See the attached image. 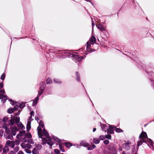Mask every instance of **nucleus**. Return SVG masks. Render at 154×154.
Wrapping results in <instances>:
<instances>
[{"mask_svg": "<svg viewBox=\"0 0 154 154\" xmlns=\"http://www.w3.org/2000/svg\"><path fill=\"white\" fill-rule=\"evenodd\" d=\"M66 145L67 147H69L72 145L71 143H66Z\"/></svg>", "mask_w": 154, "mask_h": 154, "instance_id": "46", "label": "nucleus"}, {"mask_svg": "<svg viewBox=\"0 0 154 154\" xmlns=\"http://www.w3.org/2000/svg\"><path fill=\"white\" fill-rule=\"evenodd\" d=\"M8 124L9 125H13L14 124L17 125V126L21 129L25 128L23 124L20 122L19 117H17L14 118H12L9 119L8 121Z\"/></svg>", "mask_w": 154, "mask_h": 154, "instance_id": "3", "label": "nucleus"}, {"mask_svg": "<svg viewBox=\"0 0 154 154\" xmlns=\"http://www.w3.org/2000/svg\"><path fill=\"white\" fill-rule=\"evenodd\" d=\"M10 101H11V103L12 104H14V103H13V102L11 99H10Z\"/></svg>", "mask_w": 154, "mask_h": 154, "instance_id": "61", "label": "nucleus"}, {"mask_svg": "<svg viewBox=\"0 0 154 154\" xmlns=\"http://www.w3.org/2000/svg\"><path fill=\"white\" fill-rule=\"evenodd\" d=\"M94 142L96 144H98L100 141V140L98 138H94L93 139Z\"/></svg>", "mask_w": 154, "mask_h": 154, "instance_id": "22", "label": "nucleus"}, {"mask_svg": "<svg viewBox=\"0 0 154 154\" xmlns=\"http://www.w3.org/2000/svg\"><path fill=\"white\" fill-rule=\"evenodd\" d=\"M7 139H10L11 140H12L13 139V137L12 134L10 133V134H8L7 136Z\"/></svg>", "mask_w": 154, "mask_h": 154, "instance_id": "24", "label": "nucleus"}, {"mask_svg": "<svg viewBox=\"0 0 154 154\" xmlns=\"http://www.w3.org/2000/svg\"><path fill=\"white\" fill-rule=\"evenodd\" d=\"M105 154H117V153H116L115 152H113V153H112L109 152H106Z\"/></svg>", "mask_w": 154, "mask_h": 154, "instance_id": "47", "label": "nucleus"}, {"mask_svg": "<svg viewBox=\"0 0 154 154\" xmlns=\"http://www.w3.org/2000/svg\"><path fill=\"white\" fill-rule=\"evenodd\" d=\"M0 99H2V100L5 102L7 99V96L3 94H0Z\"/></svg>", "mask_w": 154, "mask_h": 154, "instance_id": "17", "label": "nucleus"}, {"mask_svg": "<svg viewBox=\"0 0 154 154\" xmlns=\"http://www.w3.org/2000/svg\"><path fill=\"white\" fill-rule=\"evenodd\" d=\"M97 27L101 31L100 34L103 38L107 37L108 35V33L105 29L103 25L100 24H99L96 25Z\"/></svg>", "mask_w": 154, "mask_h": 154, "instance_id": "4", "label": "nucleus"}, {"mask_svg": "<svg viewBox=\"0 0 154 154\" xmlns=\"http://www.w3.org/2000/svg\"><path fill=\"white\" fill-rule=\"evenodd\" d=\"M96 129L95 128H94L93 129V132H94L96 131Z\"/></svg>", "mask_w": 154, "mask_h": 154, "instance_id": "64", "label": "nucleus"}, {"mask_svg": "<svg viewBox=\"0 0 154 154\" xmlns=\"http://www.w3.org/2000/svg\"><path fill=\"white\" fill-rule=\"evenodd\" d=\"M31 128V122L28 121L27 125H26V129L27 131H29Z\"/></svg>", "mask_w": 154, "mask_h": 154, "instance_id": "20", "label": "nucleus"}, {"mask_svg": "<svg viewBox=\"0 0 154 154\" xmlns=\"http://www.w3.org/2000/svg\"><path fill=\"white\" fill-rule=\"evenodd\" d=\"M5 92L4 90H0V93L3 94L5 93Z\"/></svg>", "mask_w": 154, "mask_h": 154, "instance_id": "51", "label": "nucleus"}, {"mask_svg": "<svg viewBox=\"0 0 154 154\" xmlns=\"http://www.w3.org/2000/svg\"><path fill=\"white\" fill-rule=\"evenodd\" d=\"M25 151L28 153H31V151L28 148H26L25 149Z\"/></svg>", "mask_w": 154, "mask_h": 154, "instance_id": "36", "label": "nucleus"}, {"mask_svg": "<svg viewBox=\"0 0 154 154\" xmlns=\"http://www.w3.org/2000/svg\"><path fill=\"white\" fill-rule=\"evenodd\" d=\"M38 150L35 147L32 151V153L34 154H38Z\"/></svg>", "mask_w": 154, "mask_h": 154, "instance_id": "25", "label": "nucleus"}, {"mask_svg": "<svg viewBox=\"0 0 154 154\" xmlns=\"http://www.w3.org/2000/svg\"><path fill=\"white\" fill-rule=\"evenodd\" d=\"M19 106H18L17 105L14 106V108L13 109H14V111H17L18 109H19Z\"/></svg>", "mask_w": 154, "mask_h": 154, "instance_id": "40", "label": "nucleus"}, {"mask_svg": "<svg viewBox=\"0 0 154 154\" xmlns=\"http://www.w3.org/2000/svg\"><path fill=\"white\" fill-rule=\"evenodd\" d=\"M147 138V141L150 144H151L152 143V140H151V139Z\"/></svg>", "mask_w": 154, "mask_h": 154, "instance_id": "48", "label": "nucleus"}, {"mask_svg": "<svg viewBox=\"0 0 154 154\" xmlns=\"http://www.w3.org/2000/svg\"><path fill=\"white\" fill-rule=\"evenodd\" d=\"M9 121L8 118L7 117H5L3 119L4 123L2 125V127L3 128L5 129L7 132L9 131L8 128L10 125L8 124Z\"/></svg>", "mask_w": 154, "mask_h": 154, "instance_id": "6", "label": "nucleus"}, {"mask_svg": "<svg viewBox=\"0 0 154 154\" xmlns=\"http://www.w3.org/2000/svg\"><path fill=\"white\" fill-rule=\"evenodd\" d=\"M42 134V138L43 143L45 144L47 143L51 146H51L54 143V140L58 142L60 141V140L55 136H53L52 138H51L49 136L48 133L45 129H43Z\"/></svg>", "mask_w": 154, "mask_h": 154, "instance_id": "1", "label": "nucleus"}, {"mask_svg": "<svg viewBox=\"0 0 154 154\" xmlns=\"http://www.w3.org/2000/svg\"><path fill=\"white\" fill-rule=\"evenodd\" d=\"M147 138V135L146 133L144 131H142L139 136V139H141L144 140H146V139Z\"/></svg>", "mask_w": 154, "mask_h": 154, "instance_id": "11", "label": "nucleus"}, {"mask_svg": "<svg viewBox=\"0 0 154 154\" xmlns=\"http://www.w3.org/2000/svg\"><path fill=\"white\" fill-rule=\"evenodd\" d=\"M62 54L63 56L69 57H73L77 61H80L83 59V57H80L77 55L75 52L67 50H64L62 51Z\"/></svg>", "mask_w": 154, "mask_h": 154, "instance_id": "2", "label": "nucleus"}, {"mask_svg": "<svg viewBox=\"0 0 154 154\" xmlns=\"http://www.w3.org/2000/svg\"><path fill=\"white\" fill-rule=\"evenodd\" d=\"M54 82L57 83H61V81H60V80H59L58 79L55 78L54 79Z\"/></svg>", "mask_w": 154, "mask_h": 154, "instance_id": "29", "label": "nucleus"}, {"mask_svg": "<svg viewBox=\"0 0 154 154\" xmlns=\"http://www.w3.org/2000/svg\"><path fill=\"white\" fill-rule=\"evenodd\" d=\"M35 148L37 149V150H40L42 149V146L41 145L38 144L36 146Z\"/></svg>", "mask_w": 154, "mask_h": 154, "instance_id": "28", "label": "nucleus"}, {"mask_svg": "<svg viewBox=\"0 0 154 154\" xmlns=\"http://www.w3.org/2000/svg\"><path fill=\"white\" fill-rule=\"evenodd\" d=\"M76 77H79V73L77 72H76Z\"/></svg>", "mask_w": 154, "mask_h": 154, "instance_id": "59", "label": "nucleus"}, {"mask_svg": "<svg viewBox=\"0 0 154 154\" xmlns=\"http://www.w3.org/2000/svg\"><path fill=\"white\" fill-rule=\"evenodd\" d=\"M25 105L24 103H21L19 105V107L20 108L22 109L25 106Z\"/></svg>", "mask_w": 154, "mask_h": 154, "instance_id": "33", "label": "nucleus"}, {"mask_svg": "<svg viewBox=\"0 0 154 154\" xmlns=\"http://www.w3.org/2000/svg\"><path fill=\"white\" fill-rule=\"evenodd\" d=\"M34 112H33V111H32V112H30V114L32 115H33L34 114Z\"/></svg>", "mask_w": 154, "mask_h": 154, "instance_id": "60", "label": "nucleus"}, {"mask_svg": "<svg viewBox=\"0 0 154 154\" xmlns=\"http://www.w3.org/2000/svg\"><path fill=\"white\" fill-rule=\"evenodd\" d=\"M108 149L109 150L116 153H117V148L113 143H110Z\"/></svg>", "mask_w": 154, "mask_h": 154, "instance_id": "8", "label": "nucleus"}, {"mask_svg": "<svg viewBox=\"0 0 154 154\" xmlns=\"http://www.w3.org/2000/svg\"><path fill=\"white\" fill-rule=\"evenodd\" d=\"M14 109L13 108H10L8 109V112L9 113H11L14 112Z\"/></svg>", "mask_w": 154, "mask_h": 154, "instance_id": "30", "label": "nucleus"}, {"mask_svg": "<svg viewBox=\"0 0 154 154\" xmlns=\"http://www.w3.org/2000/svg\"><path fill=\"white\" fill-rule=\"evenodd\" d=\"M131 144V143L129 141H127L125 143L122 144V146L123 148L126 150H128L130 148V145Z\"/></svg>", "mask_w": 154, "mask_h": 154, "instance_id": "10", "label": "nucleus"}, {"mask_svg": "<svg viewBox=\"0 0 154 154\" xmlns=\"http://www.w3.org/2000/svg\"><path fill=\"white\" fill-rule=\"evenodd\" d=\"M10 127V129L11 131V134L12 135L15 136L16 134V131H18V129L17 128L16 126L11 125Z\"/></svg>", "mask_w": 154, "mask_h": 154, "instance_id": "9", "label": "nucleus"}, {"mask_svg": "<svg viewBox=\"0 0 154 154\" xmlns=\"http://www.w3.org/2000/svg\"><path fill=\"white\" fill-rule=\"evenodd\" d=\"M35 120L37 121H38L39 120V118L37 117H35Z\"/></svg>", "mask_w": 154, "mask_h": 154, "instance_id": "63", "label": "nucleus"}, {"mask_svg": "<svg viewBox=\"0 0 154 154\" xmlns=\"http://www.w3.org/2000/svg\"><path fill=\"white\" fill-rule=\"evenodd\" d=\"M103 142L105 144H107L109 143V141L107 140H104Z\"/></svg>", "mask_w": 154, "mask_h": 154, "instance_id": "44", "label": "nucleus"}, {"mask_svg": "<svg viewBox=\"0 0 154 154\" xmlns=\"http://www.w3.org/2000/svg\"><path fill=\"white\" fill-rule=\"evenodd\" d=\"M119 149L121 151H122V148L121 146H120V145H119Z\"/></svg>", "mask_w": 154, "mask_h": 154, "instance_id": "55", "label": "nucleus"}, {"mask_svg": "<svg viewBox=\"0 0 154 154\" xmlns=\"http://www.w3.org/2000/svg\"><path fill=\"white\" fill-rule=\"evenodd\" d=\"M52 82V81L50 78H48L46 80V83L47 84H50Z\"/></svg>", "mask_w": 154, "mask_h": 154, "instance_id": "26", "label": "nucleus"}, {"mask_svg": "<svg viewBox=\"0 0 154 154\" xmlns=\"http://www.w3.org/2000/svg\"><path fill=\"white\" fill-rule=\"evenodd\" d=\"M80 144L82 146L85 147H88L89 146V144L87 143L85 141H82L80 142Z\"/></svg>", "mask_w": 154, "mask_h": 154, "instance_id": "15", "label": "nucleus"}, {"mask_svg": "<svg viewBox=\"0 0 154 154\" xmlns=\"http://www.w3.org/2000/svg\"><path fill=\"white\" fill-rule=\"evenodd\" d=\"M88 148V150H91L96 147V146L95 145H90L88 147H87Z\"/></svg>", "mask_w": 154, "mask_h": 154, "instance_id": "19", "label": "nucleus"}, {"mask_svg": "<svg viewBox=\"0 0 154 154\" xmlns=\"http://www.w3.org/2000/svg\"><path fill=\"white\" fill-rule=\"evenodd\" d=\"M3 153H6L8 152L9 151V148L8 147L5 146L4 148H3Z\"/></svg>", "mask_w": 154, "mask_h": 154, "instance_id": "18", "label": "nucleus"}, {"mask_svg": "<svg viewBox=\"0 0 154 154\" xmlns=\"http://www.w3.org/2000/svg\"><path fill=\"white\" fill-rule=\"evenodd\" d=\"M122 154H130V153H125V152L124 151H123V152H122Z\"/></svg>", "mask_w": 154, "mask_h": 154, "instance_id": "58", "label": "nucleus"}, {"mask_svg": "<svg viewBox=\"0 0 154 154\" xmlns=\"http://www.w3.org/2000/svg\"><path fill=\"white\" fill-rule=\"evenodd\" d=\"M44 87V89H45V83L43 82H41L40 84V87Z\"/></svg>", "mask_w": 154, "mask_h": 154, "instance_id": "32", "label": "nucleus"}, {"mask_svg": "<svg viewBox=\"0 0 154 154\" xmlns=\"http://www.w3.org/2000/svg\"><path fill=\"white\" fill-rule=\"evenodd\" d=\"M59 146L60 149L61 150V151H62V152H64L65 150L64 149H63V147L62 146H61L60 144L59 145Z\"/></svg>", "mask_w": 154, "mask_h": 154, "instance_id": "42", "label": "nucleus"}, {"mask_svg": "<svg viewBox=\"0 0 154 154\" xmlns=\"http://www.w3.org/2000/svg\"><path fill=\"white\" fill-rule=\"evenodd\" d=\"M115 128V127H112L109 126V128H107V133L109 134V133L111 134L113 133Z\"/></svg>", "mask_w": 154, "mask_h": 154, "instance_id": "13", "label": "nucleus"}, {"mask_svg": "<svg viewBox=\"0 0 154 154\" xmlns=\"http://www.w3.org/2000/svg\"><path fill=\"white\" fill-rule=\"evenodd\" d=\"M55 153L57 154H58L60 153V151L59 150L57 149H55L54 150Z\"/></svg>", "mask_w": 154, "mask_h": 154, "instance_id": "45", "label": "nucleus"}, {"mask_svg": "<svg viewBox=\"0 0 154 154\" xmlns=\"http://www.w3.org/2000/svg\"><path fill=\"white\" fill-rule=\"evenodd\" d=\"M38 133V135L39 138H42V129L38 127L37 128Z\"/></svg>", "mask_w": 154, "mask_h": 154, "instance_id": "14", "label": "nucleus"}, {"mask_svg": "<svg viewBox=\"0 0 154 154\" xmlns=\"http://www.w3.org/2000/svg\"><path fill=\"white\" fill-rule=\"evenodd\" d=\"M20 135V134H17V135L16 136V137L17 138H19V137H21Z\"/></svg>", "mask_w": 154, "mask_h": 154, "instance_id": "57", "label": "nucleus"}, {"mask_svg": "<svg viewBox=\"0 0 154 154\" xmlns=\"http://www.w3.org/2000/svg\"><path fill=\"white\" fill-rule=\"evenodd\" d=\"M38 100L39 96H38L37 97L34 99L32 104V106H35L37 104V102H38Z\"/></svg>", "mask_w": 154, "mask_h": 154, "instance_id": "16", "label": "nucleus"}, {"mask_svg": "<svg viewBox=\"0 0 154 154\" xmlns=\"http://www.w3.org/2000/svg\"><path fill=\"white\" fill-rule=\"evenodd\" d=\"M40 90L38 92V96L40 95L44 91V87H40Z\"/></svg>", "mask_w": 154, "mask_h": 154, "instance_id": "23", "label": "nucleus"}, {"mask_svg": "<svg viewBox=\"0 0 154 154\" xmlns=\"http://www.w3.org/2000/svg\"><path fill=\"white\" fill-rule=\"evenodd\" d=\"M20 136H22L25 135V131H22L20 132Z\"/></svg>", "mask_w": 154, "mask_h": 154, "instance_id": "38", "label": "nucleus"}, {"mask_svg": "<svg viewBox=\"0 0 154 154\" xmlns=\"http://www.w3.org/2000/svg\"><path fill=\"white\" fill-rule=\"evenodd\" d=\"M26 147H27L28 149H30L32 147V146L31 144L28 143L26 144Z\"/></svg>", "mask_w": 154, "mask_h": 154, "instance_id": "39", "label": "nucleus"}, {"mask_svg": "<svg viewBox=\"0 0 154 154\" xmlns=\"http://www.w3.org/2000/svg\"><path fill=\"white\" fill-rule=\"evenodd\" d=\"M3 132L2 131V130H0V136H2L3 134Z\"/></svg>", "mask_w": 154, "mask_h": 154, "instance_id": "54", "label": "nucleus"}, {"mask_svg": "<svg viewBox=\"0 0 154 154\" xmlns=\"http://www.w3.org/2000/svg\"><path fill=\"white\" fill-rule=\"evenodd\" d=\"M5 75L4 73H3L1 76V77H5Z\"/></svg>", "mask_w": 154, "mask_h": 154, "instance_id": "62", "label": "nucleus"}, {"mask_svg": "<svg viewBox=\"0 0 154 154\" xmlns=\"http://www.w3.org/2000/svg\"><path fill=\"white\" fill-rule=\"evenodd\" d=\"M115 131L116 132H118V133H119V132H123V131L120 128H116V127H115Z\"/></svg>", "mask_w": 154, "mask_h": 154, "instance_id": "27", "label": "nucleus"}, {"mask_svg": "<svg viewBox=\"0 0 154 154\" xmlns=\"http://www.w3.org/2000/svg\"><path fill=\"white\" fill-rule=\"evenodd\" d=\"M96 39L94 36H93L91 37L89 41H88L87 43V47L88 48H89L91 45V44H93L96 42Z\"/></svg>", "mask_w": 154, "mask_h": 154, "instance_id": "7", "label": "nucleus"}, {"mask_svg": "<svg viewBox=\"0 0 154 154\" xmlns=\"http://www.w3.org/2000/svg\"><path fill=\"white\" fill-rule=\"evenodd\" d=\"M26 136L29 138H30L32 137V135L31 134L29 133L27 134H26Z\"/></svg>", "mask_w": 154, "mask_h": 154, "instance_id": "43", "label": "nucleus"}, {"mask_svg": "<svg viewBox=\"0 0 154 154\" xmlns=\"http://www.w3.org/2000/svg\"><path fill=\"white\" fill-rule=\"evenodd\" d=\"M3 146L2 145H0V152H1L2 150H3Z\"/></svg>", "mask_w": 154, "mask_h": 154, "instance_id": "49", "label": "nucleus"}, {"mask_svg": "<svg viewBox=\"0 0 154 154\" xmlns=\"http://www.w3.org/2000/svg\"><path fill=\"white\" fill-rule=\"evenodd\" d=\"M3 84L2 83H1L0 84V89H1L2 88H3Z\"/></svg>", "mask_w": 154, "mask_h": 154, "instance_id": "56", "label": "nucleus"}, {"mask_svg": "<svg viewBox=\"0 0 154 154\" xmlns=\"http://www.w3.org/2000/svg\"><path fill=\"white\" fill-rule=\"evenodd\" d=\"M21 147L23 149H26V144L23 143H22L20 144Z\"/></svg>", "mask_w": 154, "mask_h": 154, "instance_id": "31", "label": "nucleus"}, {"mask_svg": "<svg viewBox=\"0 0 154 154\" xmlns=\"http://www.w3.org/2000/svg\"><path fill=\"white\" fill-rule=\"evenodd\" d=\"M17 154H24L23 152L21 150L19 151Z\"/></svg>", "mask_w": 154, "mask_h": 154, "instance_id": "50", "label": "nucleus"}, {"mask_svg": "<svg viewBox=\"0 0 154 154\" xmlns=\"http://www.w3.org/2000/svg\"><path fill=\"white\" fill-rule=\"evenodd\" d=\"M20 140H17L15 141L8 140L6 141V144L9 147L13 148L14 147L15 145H19L20 144Z\"/></svg>", "mask_w": 154, "mask_h": 154, "instance_id": "5", "label": "nucleus"}, {"mask_svg": "<svg viewBox=\"0 0 154 154\" xmlns=\"http://www.w3.org/2000/svg\"><path fill=\"white\" fill-rule=\"evenodd\" d=\"M105 136L100 135L99 137V139L101 140L105 139Z\"/></svg>", "mask_w": 154, "mask_h": 154, "instance_id": "35", "label": "nucleus"}, {"mask_svg": "<svg viewBox=\"0 0 154 154\" xmlns=\"http://www.w3.org/2000/svg\"><path fill=\"white\" fill-rule=\"evenodd\" d=\"M100 125L101 127V128L102 129V130H103L105 132H106V126H105V125L101 123L100 124Z\"/></svg>", "mask_w": 154, "mask_h": 154, "instance_id": "21", "label": "nucleus"}, {"mask_svg": "<svg viewBox=\"0 0 154 154\" xmlns=\"http://www.w3.org/2000/svg\"><path fill=\"white\" fill-rule=\"evenodd\" d=\"M92 31H93V27L94 26V22L93 21H92Z\"/></svg>", "mask_w": 154, "mask_h": 154, "instance_id": "53", "label": "nucleus"}, {"mask_svg": "<svg viewBox=\"0 0 154 154\" xmlns=\"http://www.w3.org/2000/svg\"><path fill=\"white\" fill-rule=\"evenodd\" d=\"M8 154H15V153L14 151H11L9 152Z\"/></svg>", "mask_w": 154, "mask_h": 154, "instance_id": "52", "label": "nucleus"}, {"mask_svg": "<svg viewBox=\"0 0 154 154\" xmlns=\"http://www.w3.org/2000/svg\"><path fill=\"white\" fill-rule=\"evenodd\" d=\"M39 125L42 128H43L44 127V124H43V122L42 121H40Z\"/></svg>", "mask_w": 154, "mask_h": 154, "instance_id": "37", "label": "nucleus"}, {"mask_svg": "<svg viewBox=\"0 0 154 154\" xmlns=\"http://www.w3.org/2000/svg\"><path fill=\"white\" fill-rule=\"evenodd\" d=\"M105 137L108 139H111V136L110 135H105Z\"/></svg>", "mask_w": 154, "mask_h": 154, "instance_id": "41", "label": "nucleus"}, {"mask_svg": "<svg viewBox=\"0 0 154 154\" xmlns=\"http://www.w3.org/2000/svg\"><path fill=\"white\" fill-rule=\"evenodd\" d=\"M19 147L18 146H16L14 149V152H18V151L19 150Z\"/></svg>", "mask_w": 154, "mask_h": 154, "instance_id": "34", "label": "nucleus"}, {"mask_svg": "<svg viewBox=\"0 0 154 154\" xmlns=\"http://www.w3.org/2000/svg\"><path fill=\"white\" fill-rule=\"evenodd\" d=\"M140 140L137 141V149L138 150V147L139 146H140L143 143H146V140H144L141 139H140Z\"/></svg>", "mask_w": 154, "mask_h": 154, "instance_id": "12", "label": "nucleus"}]
</instances>
